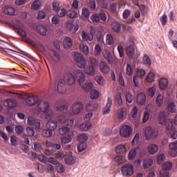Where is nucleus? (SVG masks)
Returning <instances> with one entry per match:
<instances>
[{
    "label": "nucleus",
    "mask_w": 177,
    "mask_h": 177,
    "mask_svg": "<svg viewBox=\"0 0 177 177\" xmlns=\"http://www.w3.org/2000/svg\"><path fill=\"white\" fill-rule=\"evenodd\" d=\"M75 161H77V158L75 156H71L64 158L65 164H67V165H74Z\"/></svg>",
    "instance_id": "obj_24"
},
{
    "label": "nucleus",
    "mask_w": 177,
    "mask_h": 177,
    "mask_svg": "<svg viewBox=\"0 0 177 177\" xmlns=\"http://www.w3.org/2000/svg\"><path fill=\"white\" fill-rule=\"evenodd\" d=\"M86 147H88V145L86 142H82L77 146V151L78 153H82V151H84V150L86 149Z\"/></svg>",
    "instance_id": "obj_51"
},
{
    "label": "nucleus",
    "mask_w": 177,
    "mask_h": 177,
    "mask_svg": "<svg viewBox=\"0 0 177 177\" xmlns=\"http://www.w3.org/2000/svg\"><path fill=\"white\" fill-rule=\"evenodd\" d=\"M170 151L169 154L171 157H176L177 156V140L171 142L169 145Z\"/></svg>",
    "instance_id": "obj_14"
},
{
    "label": "nucleus",
    "mask_w": 177,
    "mask_h": 177,
    "mask_svg": "<svg viewBox=\"0 0 177 177\" xmlns=\"http://www.w3.org/2000/svg\"><path fill=\"white\" fill-rule=\"evenodd\" d=\"M169 82L167 78H161L159 80V87L162 89V91H165L167 88H168Z\"/></svg>",
    "instance_id": "obj_22"
},
{
    "label": "nucleus",
    "mask_w": 177,
    "mask_h": 177,
    "mask_svg": "<svg viewBox=\"0 0 177 177\" xmlns=\"http://www.w3.org/2000/svg\"><path fill=\"white\" fill-rule=\"evenodd\" d=\"M111 106H113V100L110 99V97H108L106 104L103 109V114L104 115L110 114V111H111Z\"/></svg>",
    "instance_id": "obj_13"
},
{
    "label": "nucleus",
    "mask_w": 177,
    "mask_h": 177,
    "mask_svg": "<svg viewBox=\"0 0 177 177\" xmlns=\"http://www.w3.org/2000/svg\"><path fill=\"white\" fill-rule=\"evenodd\" d=\"M136 99L138 104L143 106V104L146 103V94H145L143 92L139 93L137 95Z\"/></svg>",
    "instance_id": "obj_16"
},
{
    "label": "nucleus",
    "mask_w": 177,
    "mask_h": 177,
    "mask_svg": "<svg viewBox=\"0 0 177 177\" xmlns=\"http://www.w3.org/2000/svg\"><path fill=\"white\" fill-rule=\"evenodd\" d=\"M158 122L160 125H165L167 122V115L165 112H160L158 116Z\"/></svg>",
    "instance_id": "obj_20"
},
{
    "label": "nucleus",
    "mask_w": 177,
    "mask_h": 177,
    "mask_svg": "<svg viewBox=\"0 0 177 177\" xmlns=\"http://www.w3.org/2000/svg\"><path fill=\"white\" fill-rule=\"evenodd\" d=\"M167 110L170 113H176V106H175V102H169L167 105Z\"/></svg>",
    "instance_id": "obj_45"
},
{
    "label": "nucleus",
    "mask_w": 177,
    "mask_h": 177,
    "mask_svg": "<svg viewBox=\"0 0 177 177\" xmlns=\"http://www.w3.org/2000/svg\"><path fill=\"white\" fill-rule=\"evenodd\" d=\"M89 139V137L88 136V135L83 133V134H80L78 137H77V140L78 142H86Z\"/></svg>",
    "instance_id": "obj_50"
},
{
    "label": "nucleus",
    "mask_w": 177,
    "mask_h": 177,
    "mask_svg": "<svg viewBox=\"0 0 177 177\" xmlns=\"http://www.w3.org/2000/svg\"><path fill=\"white\" fill-rule=\"evenodd\" d=\"M95 81L97 82L99 85L103 86L104 84H106V81L104 80V78L102 76H97L95 77Z\"/></svg>",
    "instance_id": "obj_60"
},
{
    "label": "nucleus",
    "mask_w": 177,
    "mask_h": 177,
    "mask_svg": "<svg viewBox=\"0 0 177 177\" xmlns=\"http://www.w3.org/2000/svg\"><path fill=\"white\" fill-rule=\"evenodd\" d=\"M120 134L122 138H130L132 135V127L129 125H123L120 130Z\"/></svg>",
    "instance_id": "obj_6"
},
{
    "label": "nucleus",
    "mask_w": 177,
    "mask_h": 177,
    "mask_svg": "<svg viewBox=\"0 0 177 177\" xmlns=\"http://www.w3.org/2000/svg\"><path fill=\"white\" fill-rule=\"evenodd\" d=\"M14 30L16 31V32H17V34H19V35L22 37V38H26V37H27V33L26 32V31L20 29V28L14 26Z\"/></svg>",
    "instance_id": "obj_46"
},
{
    "label": "nucleus",
    "mask_w": 177,
    "mask_h": 177,
    "mask_svg": "<svg viewBox=\"0 0 177 177\" xmlns=\"http://www.w3.org/2000/svg\"><path fill=\"white\" fill-rule=\"evenodd\" d=\"M156 103L158 107H161L164 103V97L161 94H159L156 99Z\"/></svg>",
    "instance_id": "obj_39"
},
{
    "label": "nucleus",
    "mask_w": 177,
    "mask_h": 177,
    "mask_svg": "<svg viewBox=\"0 0 177 177\" xmlns=\"http://www.w3.org/2000/svg\"><path fill=\"white\" fill-rule=\"evenodd\" d=\"M112 30L117 34L121 32V24L118 22H113L111 24Z\"/></svg>",
    "instance_id": "obj_30"
},
{
    "label": "nucleus",
    "mask_w": 177,
    "mask_h": 177,
    "mask_svg": "<svg viewBox=\"0 0 177 177\" xmlns=\"http://www.w3.org/2000/svg\"><path fill=\"white\" fill-rule=\"evenodd\" d=\"M115 101L116 102L118 106H122L124 102L122 101V97L121 96V93H117L115 95Z\"/></svg>",
    "instance_id": "obj_40"
},
{
    "label": "nucleus",
    "mask_w": 177,
    "mask_h": 177,
    "mask_svg": "<svg viewBox=\"0 0 177 177\" xmlns=\"http://www.w3.org/2000/svg\"><path fill=\"white\" fill-rule=\"evenodd\" d=\"M153 165V159L151 158H146L143 160L142 167L144 169H147L150 168Z\"/></svg>",
    "instance_id": "obj_27"
},
{
    "label": "nucleus",
    "mask_w": 177,
    "mask_h": 177,
    "mask_svg": "<svg viewBox=\"0 0 177 177\" xmlns=\"http://www.w3.org/2000/svg\"><path fill=\"white\" fill-rule=\"evenodd\" d=\"M3 13H5V15H8V16H15L16 10L10 6H5L3 8Z\"/></svg>",
    "instance_id": "obj_23"
},
{
    "label": "nucleus",
    "mask_w": 177,
    "mask_h": 177,
    "mask_svg": "<svg viewBox=\"0 0 177 177\" xmlns=\"http://www.w3.org/2000/svg\"><path fill=\"white\" fill-rule=\"evenodd\" d=\"M84 72L87 75H95V67L91 65H88L84 68Z\"/></svg>",
    "instance_id": "obj_25"
},
{
    "label": "nucleus",
    "mask_w": 177,
    "mask_h": 177,
    "mask_svg": "<svg viewBox=\"0 0 177 177\" xmlns=\"http://www.w3.org/2000/svg\"><path fill=\"white\" fill-rule=\"evenodd\" d=\"M89 16H91L89 10L86 8H83L82 11V19L86 20V19H89Z\"/></svg>",
    "instance_id": "obj_34"
},
{
    "label": "nucleus",
    "mask_w": 177,
    "mask_h": 177,
    "mask_svg": "<svg viewBox=\"0 0 177 177\" xmlns=\"http://www.w3.org/2000/svg\"><path fill=\"white\" fill-rule=\"evenodd\" d=\"M135 157H136V151L135 149L130 150L128 154V158L129 161H132V160H135Z\"/></svg>",
    "instance_id": "obj_52"
},
{
    "label": "nucleus",
    "mask_w": 177,
    "mask_h": 177,
    "mask_svg": "<svg viewBox=\"0 0 177 177\" xmlns=\"http://www.w3.org/2000/svg\"><path fill=\"white\" fill-rule=\"evenodd\" d=\"M100 71L104 75H107L110 73V66L106 62L101 61L99 64Z\"/></svg>",
    "instance_id": "obj_10"
},
{
    "label": "nucleus",
    "mask_w": 177,
    "mask_h": 177,
    "mask_svg": "<svg viewBox=\"0 0 177 177\" xmlns=\"http://www.w3.org/2000/svg\"><path fill=\"white\" fill-rule=\"evenodd\" d=\"M115 151V153H117V154H120L121 153H124V151H127V148L125 147L124 145H120L116 147Z\"/></svg>",
    "instance_id": "obj_43"
},
{
    "label": "nucleus",
    "mask_w": 177,
    "mask_h": 177,
    "mask_svg": "<svg viewBox=\"0 0 177 177\" xmlns=\"http://www.w3.org/2000/svg\"><path fill=\"white\" fill-rule=\"evenodd\" d=\"M84 110V104L81 102H77L73 105L72 113L74 115L80 114Z\"/></svg>",
    "instance_id": "obj_9"
},
{
    "label": "nucleus",
    "mask_w": 177,
    "mask_h": 177,
    "mask_svg": "<svg viewBox=\"0 0 177 177\" xmlns=\"http://www.w3.org/2000/svg\"><path fill=\"white\" fill-rule=\"evenodd\" d=\"M143 64L146 66V67H148V68H150L151 67V59H150V57L145 54L142 58Z\"/></svg>",
    "instance_id": "obj_28"
},
{
    "label": "nucleus",
    "mask_w": 177,
    "mask_h": 177,
    "mask_svg": "<svg viewBox=\"0 0 177 177\" xmlns=\"http://www.w3.org/2000/svg\"><path fill=\"white\" fill-rule=\"evenodd\" d=\"M70 31H73L74 34L77 32L78 30H80V26L78 24H76L75 26L73 25V24H70L68 26Z\"/></svg>",
    "instance_id": "obj_49"
},
{
    "label": "nucleus",
    "mask_w": 177,
    "mask_h": 177,
    "mask_svg": "<svg viewBox=\"0 0 177 177\" xmlns=\"http://www.w3.org/2000/svg\"><path fill=\"white\" fill-rule=\"evenodd\" d=\"M162 171H171L172 169V163L171 162H165L162 165Z\"/></svg>",
    "instance_id": "obj_42"
},
{
    "label": "nucleus",
    "mask_w": 177,
    "mask_h": 177,
    "mask_svg": "<svg viewBox=\"0 0 177 177\" xmlns=\"http://www.w3.org/2000/svg\"><path fill=\"white\" fill-rule=\"evenodd\" d=\"M147 82H149V84H151L154 81V73L153 72H150L147 77H146Z\"/></svg>",
    "instance_id": "obj_55"
},
{
    "label": "nucleus",
    "mask_w": 177,
    "mask_h": 177,
    "mask_svg": "<svg viewBox=\"0 0 177 177\" xmlns=\"http://www.w3.org/2000/svg\"><path fill=\"white\" fill-rule=\"evenodd\" d=\"M75 60L77 67H80V68H85L86 67V60L82 54L75 53Z\"/></svg>",
    "instance_id": "obj_5"
},
{
    "label": "nucleus",
    "mask_w": 177,
    "mask_h": 177,
    "mask_svg": "<svg viewBox=\"0 0 177 177\" xmlns=\"http://www.w3.org/2000/svg\"><path fill=\"white\" fill-rule=\"evenodd\" d=\"M144 75H146V71L143 68H139L138 69L136 72V77H139L140 78L143 77Z\"/></svg>",
    "instance_id": "obj_61"
},
{
    "label": "nucleus",
    "mask_w": 177,
    "mask_h": 177,
    "mask_svg": "<svg viewBox=\"0 0 177 177\" xmlns=\"http://www.w3.org/2000/svg\"><path fill=\"white\" fill-rule=\"evenodd\" d=\"M50 55L52 59H53L54 62H59V60H60V55L57 51L53 50L50 51Z\"/></svg>",
    "instance_id": "obj_35"
},
{
    "label": "nucleus",
    "mask_w": 177,
    "mask_h": 177,
    "mask_svg": "<svg viewBox=\"0 0 177 177\" xmlns=\"http://www.w3.org/2000/svg\"><path fill=\"white\" fill-rule=\"evenodd\" d=\"M56 169L58 174H63L65 171L64 165L59 162L58 165H56Z\"/></svg>",
    "instance_id": "obj_57"
},
{
    "label": "nucleus",
    "mask_w": 177,
    "mask_h": 177,
    "mask_svg": "<svg viewBox=\"0 0 177 177\" xmlns=\"http://www.w3.org/2000/svg\"><path fill=\"white\" fill-rule=\"evenodd\" d=\"M38 32H39V34H41V35H46V32H48V29H46V27H45V26L43 25H38L36 27Z\"/></svg>",
    "instance_id": "obj_33"
},
{
    "label": "nucleus",
    "mask_w": 177,
    "mask_h": 177,
    "mask_svg": "<svg viewBox=\"0 0 177 177\" xmlns=\"http://www.w3.org/2000/svg\"><path fill=\"white\" fill-rule=\"evenodd\" d=\"M158 136V131L151 127H147L145 129V137L146 140H151V139H156Z\"/></svg>",
    "instance_id": "obj_2"
},
{
    "label": "nucleus",
    "mask_w": 177,
    "mask_h": 177,
    "mask_svg": "<svg viewBox=\"0 0 177 177\" xmlns=\"http://www.w3.org/2000/svg\"><path fill=\"white\" fill-rule=\"evenodd\" d=\"M126 52L129 59H133L135 57V46L133 44H129L126 47Z\"/></svg>",
    "instance_id": "obj_12"
},
{
    "label": "nucleus",
    "mask_w": 177,
    "mask_h": 177,
    "mask_svg": "<svg viewBox=\"0 0 177 177\" xmlns=\"http://www.w3.org/2000/svg\"><path fill=\"white\" fill-rule=\"evenodd\" d=\"M46 128L51 131H55L57 128V120L55 119H50L46 123Z\"/></svg>",
    "instance_id": "obj_15"
},
{
    "label": "nucleus",
    "mask_w": 177,
    "mask_h": 177,
    "mask_svg": "<svg viewBox=\"0 0 177 177\" xmlns=\"http://www.w3.org/2000/svg\"><path fill=\"white\" fill-rule=\"evenodd\" d=\"M167 129L169 131V135L171 139H176L177 138V131L175 127H174V124L172 122L169 123L167 126Z\"/></svg>",
    "instance_id": "obj_11"
},
{
    "label": "nucleus",
    "mask_w": 177,
    "mask_h": 177,
    "mask_svg": "<svg viewBox=\"0 0 177 177\" xmlns=\"http://www.w3.org/2000/svg\"><path fill=\"white\" fill-rule=\"evenodd\" d=\"M114 44V37L112 34H108L106 36V45H113Z\"/></svg>",
    "instance_id": "obj_44"
},
{
    "label": "nucleus",
    "mask_w": 177,
    "mask_h": 177,
    "mask_svg": "<svg viewBox=\"0 0 177 177\" xmlns=\"http://www.w3.org/2000/svg\"><path fill=\"white\" fill-rule=\"evenodd\" d=\"M134 99H135V97L133 96V95H132V93H128L126 95V102H127V103H129V104H131V103H132V102H133Z\"/></svg>",
    "instance_id": "obj_53"
},
{
    "label": "nucleus",
    "mask_w": 177,
    "mask_h": 177,
    "mask_svg": "<svg viewBox=\"0 0 177 177\" xmlns=\"http://www.w3.org/2000/svg\"><path fill=\"white\" fill-rule=\"evenodd\" d=\"M58 17H64L67 13L64 8H59L57 11H55Z\"/></svg>",
    "instance_id": "obj_54"
},
{
    "label": "nucleus",
    "mask_w": 177,
    "mask_h": 177,
    "mask_svg": "<svg viewBox=\"0 0 177 177\" xmlns=\"http://www.w3.org/2000/svg\"><path fill=\"white\" fill-rule=\"evenodd\" d=\"M114 162L116 165H122L125 161L124 160V157L118 155L114 158Z\"/></svg>",
    "instance_id": "obj_38"
},
{
    "label": "nucleus",
    "mask_w": 177,
    "mask_h": 177,
    "mask_svg": "<svg viewBox=\"0 0 177 177\" xmlns=\"http://www.w3.org/2000/svg\"><path fill=\"white\" fill-rule=\"evenodd\" d=\"M38 97L28 96L26 98V103L28 106H35L38 103Z\"/></svg>",
    "instance_id": "obj_18"
},
{
    "label": "nucleus",
    "mask_w": 177,
    "mask_h": 177,
    "mask_svg": "<svg viewBox=\"0 0 177 177\" xmlns=\"http://www.w3.org/2000/svg\"><path fill=\"white\" fill-rule=\"evenodd\" d=\"M73 74H75V78L79 81V84L84 91L89 92L93 89V84L92 82H86L84 84V82H85V74L81 70L74 71Z\"/></svg>",
    "instance_id": "obj_1"
},
{
    "label": "nucleus",
    "mask_w": 177,
    "mask_h": 177,
    "mask_svg": "<svg viewBox=\"0 0 177 177\" xmlns=\"http://www.w3.org/2000/svg\"><path fill=\"white\" fill-rule=\"evenodd\" d=\"M57 91L58 93H66L67 88L66 87V80L63 78H61L58 80L57 84Z\"/></svg>",
    "instance_id": "obj_8"
},
{
    "label": "nucleus",
    "mask_w": 177,
    "mask_h": 177,
    "mask_svg": "<svg viewBox=\"0 0 177 177\" xmlns=\"http://www.w3.org/2000/svg\"><path fill=\"white\" fill-rule=\"evenodd\" d=\"M71 129L69 127H62L59 129V133L60 135H66V133H68L70 132Z\"/></svg>",
    "instance_id": "obj_63"
},
{
    "label": "nucleus",
    "mask_w": 177,
    "mask_h": 177,
    "mask_svg": "<svg viewBox=\"0 0 177 177\" xmlns=\"http://www.w3.org/2000/svg\"><path fill=\"white\" fill-rule=\"evenodd\" d=\"M97 109V104L96 102L88 103L86 106V110L87 111H94Z\"/></svg>",
    "instance_id": "obj_31"
},
{
    "label": "nucleus",
    "mask_w": 177,
    "mask_h": 177,
    "mask_svg": "<svg viewBox=\"0 0 177 177\" xmlns=\"http://www.w3.org/2000/svg\"><path fill=\"white\" fill-rule=\"evenodd\" d=\"M136 177H156V173L151 171L148 174L147 176H144L142 173H138Z\"/></svg>",
    "instance_id": "obj_64"
},
{
    "label": "nucleus",
    "mask_w": 177,
    "mask_h": 177,
    "mask_svg": "<svg viewBox=\"0 0 177 177\" xmlns=\"http://www.w3.org/2000/svg\"><path fill=\"white\" fill-rule=\"evenodd\" d=\"M104 56L109 64H113L114 63V59L113 58V55H111V53L110 51H106Z\"/></svg>",
    "instance_id": "obj_29"
},
{
    "label": "nucleus",
    "mask_w": 177,
    "mask_h": 177,
    "mask_svg": "<svg viewBox=\"0 0 177 177\" xmlns=\"http://www.w3.org/2000/svg\"><path fill=\"white\" fill-rule=\"evenodd\" d=\"M133 165L129 163L124 164L121 169V172L123 176H132L133 175Z\"/></svg>",
    "instance_id": "obj_4"
},
{
    "label": "nucleus",
    "mask_w": 177,
    "mask_h": 177,
    "mask_svg": "<svg viewBox=\"0 0 177 177\" xmlns=\"http://www.w3.org/2000/svg\"><path fill=\"white\" fill-rule=\"evenodd\" d=\"M49 110V102L41 100L37 104V111L39 113H48Z\"/></svg>",
    "instance_id": "obj_7"
},
{
    "label": "nucleus",
    "mask_w": 177,
    "mask_h": 177,
    "mask_svg": "<svg viewBox=\"0 0 177 177\" xmlns=\"http://www.w3.org/2000/svg\"><path fill=\"white\" fill-rule=\"evenodd\" d=\"M91 123L86 122L80 124V131H86L91 128Z\"/></svg>",
    "instance_id": "obj_37"
},
{
    "label": "nucleus",
    "mask_w": 177,
    "mask_h": 177,
    "mask_svg": "<svg viewBox=\"0 0 177 177\" xmlns=\"http://www.w3.org/2000/svg\"><path fill=\"white\" fill-rule=\"evenodd\" d=\"M63 45L66 49H68L73 46V40L70 37H66L64 39Z\"/></svg>",
    "instance_id": "obj_26"
},
{
    "label": "nucleus",
    "mask_w": 177,
    "mask_h": 177,
    "mask_svg": "<svg viewBox=\"0 0 177 177\" xmlns=\"http://www.w3.org/2000/svg\"><path fill=\"white\" fill-rule=\"evenodd\" d=\"M160 21L162 25L166 26L167 23H168V17L166 14H164L162 16L160 17Z\"/></svg>",
    "instance_id": "obj_62"
},
{
    "label": "nucleus",
    "mask_w": 177,
    "mask_h": 177,
    "mask_svg": "<svg viewBox=\"0 0 177 177\" xmlns=\"http://www.w3.org/2000/svg\"><path fill=\"white\" fill-rule=\"evenodd\" d=\"M66 78L67 84L70 86L74 85V84H75V80H78L77 77H75V75L74 76V75L71 73H68L66 76Z\"/></svg>",
    "instance_id": "obj_19"
},
{
    "label": "nucleus",
    "mask_w": 177,
    "mask_h": 177,
    "mask_svg": "<svg viewBox=\"0 0 177 177\" xmlns=\"http://www.w3.org/2000/svg\"><path fill=\"white\" fill-rule=\"evenodd\" d=\"M90 97L92 100L97 99L99 97V91H97V90L91 91Z\"/></svg>",
    "instance_id": "obj_56"
},
{
    "label": "nucleus",
    "mask_w": 177,
    "mask_h": 177,
    "mask_svg": "<svg viewBox=\"0 0 177 177\" xmlns=\"http://www.w3.org/2000/svg\"><path fill=\"white\" fill-rule=\"evenodd\" d=\"M6 103L10 109H14V107H16L17 106V101L15 99H9L6 100Z\"/></svg>",
    "instance_id": "obj_41"
},
{
    "label": "nucleus",
    "mask_w": 177,
    "mask_h": 177,
    "mask_svg": "<svg viewBox=\"0 0 177 177\" xmlns=\"http://www.w3.org/2000/svg\"><path fill=\"white\" fill-rule=\"evenodd\" d=\"M90 19L93 23H99L100 21V17L97 14H93Z\"/></svg>",
    "instance_id": "obj_59"
},
{
    "label": "nucleus",
    "mask_w": 177,
    "mask_h": 177,
    "mask_svg": "<svg viewBox=\"0 0 177 177\" xmlns=\"http://www.w3.org/2000/svg\"><path fill=\"white\" fill-rule=\"evenodd\" d=\"M41 3L39 0H35L32 3L31 9L32 10H38L41 6Z\"/></svg>",
    "instance_id": "obj_36"
},
{
    "label": "nucleus",
    "mask_w": 177,
    "mask_h": 177,
    "mask_svg": "<svg viewBox=\"0 0 177 177\" xmlns=\"http://www.w3.org/2000/svg\"><path fill=\"white\" fill-rule=\"evenodd\" d=\"M134 151H136V154H137V156H139L140 157H143V154H145V150L140 148V147H136V149H134Z\"/></svg>",
    "instance_id": "obj_58"
},
{
    "label": "nucleus",
    "mask_w": 177,
    "mask_h": 177,
    "mask_svg": "<svg viewBox=\"0 0 177 177\" xmlns=\"http://www.w3.org/2000/svg\"><path fill=\"white\" fill-rule=\"evenodd\" d=\"M90 34L93 36L95 35L98 42H103V39H104V34H103V30H102V29H97L96 27L91 26Z\"/></svg>",
    "instance_id": "obj_3"
},
{
    "label": "nucleus",
    "mask_w": 177,
    "mask_h": 177,
    "mask_svg": "<svg viewBox=\"0 0 177 177\" xmlns=\"http://www.w3.org/2000/svg\"><path fill=\"white\" fill-rule=\"evenodd\" d=\"M80 49L84 55H88L89 53V48L86 44H82L80 45Z\"/></svg>",
    "instance_id": "obj_48"
},
{
    "label": "nucleus",
    "mask_w": 177,
    "mask_h": 177,
    "mask_svg": "<svg viewBox=\"0 0 177 177\" xmlns=\"http://www.w3.org/2000/svg\"><path fill=\"white\" fill-rule=\"evenodd\" d=\"M160 147L156 144H151L148 146L147 150L151 156H154L158 151Z\"/></svg>",
    "instance_id": "obj_17"
},
{
    "label": "nucleus",
    "mask_w": 177,
    "mask_h": 177,
    "mask_svg": "<svg viewBox=\"0 0 177 177\" xmlns=\"http://www.w3.org/2000/svg\"><path fill=\"white\" fill-rule=\"evenodd\" d=\"M71 140H73V138L71 136H64L61 138V142L62 143H64V145H67V143H70Z\"/></svg>",
    "instance_id": "obj_47"
},
{
    "label": "nucleus",
    "mask_w": 177,
    "mask_h": 177,
    "mask_svg": "<svg viewBox=\"0 0 177 177\" xmlns=\"http://www.w3.org/2000/svg\"><path fill=\"white\" fill-rule=\"evenodd\" d=\"M41 135L44 138H50L52 135H53V131L50 130V129H44L41 131Z\"/></svg>",
    "instance_id": "obj_32"
},
{
    "label": "nucleus",
    "mask_w": 177,
    "mask_h": 177,
    "mask_svg": "<svg viewBox=\"0 0 177 177\" xmlns=\"http://www.w3.org/2000/svg\"><path fill=\"white\" fill-rule=\"evenodd\" d=\"M82 38L83 41H85L86 42H92L93 41V35L88 34L85 31L82 32Z\"/></svg>",
    "instance_id": "obj_21"
}]
</instances>
